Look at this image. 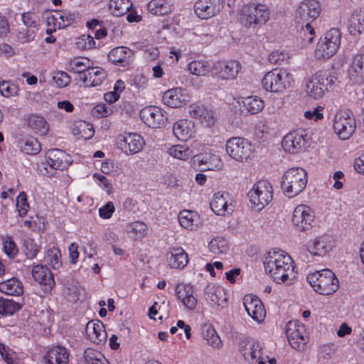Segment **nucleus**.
I'll return each instance as SVG.
<instances>
[{
  "label": "nucleus",
  "mask_w": 364,
  "mask_h": 364,
  "mask_svg": "<svg viewBox=\"0 0 364 364\" xmlns=\"http://www.w3.org/2000/svg\"><path fill=\"white\" fill-rule=\"evenodd\" d=\"M264 270L277 284L291 282L295 278L292 258L284 251H269L263 262Z\"/></svg>",
  "instance_id": "obj_1"
},
{
  "label": "nucleus",
  "mask_w": 364,
  "mask_h": 364,
  "mask_svg": "<svg viewBox=\"0 0 364 364\" xmlns=\"http://www.w3.org/2000/svg\"><path fill=\"white\" fill-rule=\"evenodd\" d=\"M321 13L320 3L316 0H305L300 3L295 12V21L298 23H305L303 29L309 36L304 39L307 43H311L315 36V31L311 26V22L315 21Z\"/></svg>",
  "instance_id": "obj_2"
},
{
  "label": "nucleus",
  "mask_w": 364,
  "mask_h": 364,
  "mask_svg": "<svg viewBox=\"0 0 364 364\" xmlns=\"http://www.w3.org/2000/svg\"><path fill=\"white\" fill-rule=\"evenodd\" d=\"M307 183V173L301 168H291L285 171L281 181V188L288 197L300 193Z\"/></svg>",
  "instance_id": "obj_3"
},
{
  "label": "nucleus",
  "mask_w": 364,
  "mask_h": 364,
  "mask_svg": "<svg viewBox=\"0 0 364 364\" xmlns=\"http://www.w3.org/2000/svg\"><path fill=\"white\" fill-rule=\"evenodd\" d=\"M306 279L315 291L322 295L332 294L339 287V282L335 274L327 269L309 274Z\"/></svg>",
  "instance_id": "obj_4"
},
{
  "label": "nucleus",
  "mask_w": 364,
  "mask_h": 364,
  "mask_svg": "<svg viewBox=\"0 0 364 364\" xmlns=\"http://www.w3.org/2000/svg\"><path fill=\"white\" fill-rule=\"evenodd\" d=\"M291 77V74L286 70L274 68L264 75L262 85L266 91L282 92L289 87Z\"/></svg>",
  "instance_id": "obj_5"
},
{
  "label": "nucleus",
  "mask_w": 364,
  "mask_h": 364,
  "mask_svg": "<svg viewBox=\"0 0 364 364\" xmlns=\"http://www.w3.org/2000/svg\"><path fill=\"white\" fill-rule=\"evenodd\" d=\"M335 80L334 76L331 75L326 71H318L306 82V92L314 99L322 97L325 92L332 88Z\"/></svg>",
  "instance_id": "obj_6"
},
{
  "label": "nucleus",
  "mask_w": 364,
  "mask_h": 364,
  "mask_svg": "<svg viewBox=\"0 0 364 364\" xmlns=\"http://www.w3.org/2000/svg\"><path fill=\"white\" fill-rule=\"evenodd\" d=\"M341 41V33L337 28L328 31L317 43L315 56L318 59H328L337 51Z\"/></svg>",
  "instance_id": "obj_7"
},
{
  "label": "nucleus",
  "mask_w": 364,
  "mask_h": 364,
  "mask_svg": "<svg viewBox=\"0 0 364 364\" xmlns=\"http://www.w3.org/2000/svg\"><path fill=\"white\" fill-rule=\"evenodd\" d=\"M272 200V187L265 180L257 181L252 187V209L262 210Z\"/></svg>",
  "instance_id": "obj_8"
},
{
  "label": "nucleus",
  "mask_w": 364,
  "mask_h": 364,
  "mask_svg": "<svg viewBox=\"0 0 364 364\" xmlns=\"http://www.w3.org/2000/svg\"><path fill=\"white\" fill-rule=\"evenodd\" d=\"M78 14L68 10L54 11L50 13L46 18L48 26L47 33L55 31L57 28H64L76 22Z\"/></svg>",
  "instance_id": "obj_9"
},
{
  "label": "nucleus",
  "mask_w": 364,
  "mask_h": 364,
  "mask_svg": "<svg viewBox=\"0 0 364 364\" xmlns=\"http://www.w3.org/2000/svg\"><path fill=\"white\" fill-rule=\"evenodd\" d=\"M241 69L242 65L239 61L228 60L215 62L211 71L218 80H232L237 78Z\"/></svg>",
  "instance_id": "obj_10"
},
{
  "label": "nucleus",
  "mask_w": 364,
  "mask_h": 364,
  "mask_svg": "<svg viewBox=\"0 0 364 364\" xmlns=\"http://www.w3.org/2000/svg\"><path fill=\"white\" fill-rule=\"evenodd\" d=\"M227 154L236 161H247L250 156V144L247 139L241 137H232L225 144Z\"/></svg>",
  "instance_id": "obj_11"
},
{
  "label": "nucleus",
  "mask_w": 364,
  "mask_h": 364,
  "mask_svg": "<svg viewBox=\"0 0 364 364\" xmlns=\"http://www.w3.org/2000/svg\"><path fill=\"white\" fill-rule=\"evenodd\" d=\"M145 144L142 136L136 133H124L117 138V145L126 154L141 151Z\"/></svg>",
  "instance_id": "obj_12"
},
{
  "label": "nucleus",
  "mask_w": 364,
  "mask_h": 364,
  "mask_svg": "<svg viewBox=\"0 0 364 364\" xmlns=\"http://www.w3.org/2000/svg\"><path fill=\"white\" fill-rule=\"evenodd\" d=\"M333 129L341 139H348L355 132V120L346 112L337 113L334 118Z\"/></svg>",
  "instance_id": "obj_13"
},
{
  "label": "nucleus",
  "mask_w": 364,
  "mask_h": 364,
  "mask_svg": "<svg viewBox=\"0 0 364 364\" xmlns=\"http://www.w3.org/2000/svg\"><path fill=\"white\" fill-rule=\"evenodd\" d=\"M233 199L230 194L225 191L215 193L210 203L211 210L218 215L225 216L234 210Z\"/></svg>",
  "instance_id": "obj_14"
},
{
  "label": "nucleus",
  "mask_w": 364,
  "mask_h": 364,
  "mask_svg": "<svg viewBox=\"0 0 364 364\" xmlns=\"http://www.w3.org/2000/svg\"><path fill=\"white\" fill-rule=\"evenodd\" d=\"M314 218V211L309 206L299 205L293 211L291 222L298 231H305L312 227Z\"/></svg>",
  "instance_id": "obj_15"
},
{
  "label": "nucleus",
  "mask_w": 364,
  "mask_h": 364,
  "mask_svg": "<svg viewBox=\"0 0 364 364\" xmlns=\"http://www.w3.org/2000/svg\"><path fill=\"white\" fill-rule=\"evenodd\" d=\"M286 333L291 346L298 350L304 349L308 338L305 336L304 326L297 321H289L286 326Z\"/></svg>",
  "instance_id": "obj_16"
},
{
  "label": "nucleus",
  "mask_w": 364,
  "mask_h": 364,
  "mask_svg": "<svg viewBox=\"0 0 364 364\" xmlns=\"http://www.w3.org/2000/svg\"><path fill=\"white\" fill-rule=\"evenodd\" d=\"M140 117L148 127L154 129L164 126L167 121L166 113L156 106L143 108L140 112Z\"/></svg>",
  "instance_id": "obj_17"
},
{
  "label": "nucleus",
  "mask_w": 364,
  "mask_h": 364,
  "mask_svg": "<svg viewBox=\"0 0 364 364\" xmlns=\"http://www.w3.org/2000/svg\"><path fill=\"white\" fill-rule=\"evenodd\" d=\"M306 135L302 132L294 131L287 134L282 141V145L286 152L298 154L305 149Z\"/></svg>",
  "instance_id": "obj_18"
},
{
  "label": "nucleus",
  "mask_w": 364,
  "mask_h": 364,
  "mask_svg": "<svg viewBox=\"0 0 364 364\" xmlns=\"http://www.w3.org/2000/svg\"><path fill=\"white\" fill-rule=\"evenodd\" d=\"M31 274L33 279L41 286L44 292H50L55 286V280L50 269L43 264H36L32 267Z\"/></svg>",
  "instance_id": "obj_19"
},
{
  "label": "nucleus",
  "mask_w": 364,
  "mask_h": 364,
  "mask_svg": "<svg viewBox=\"0 0 364 364\" xmlns=\"http://www.w3.org/2000/svg\"><path fill=\"white\" fill-rule=\"evenodd\" d=\"M188 113L191 117L199 120L201 124L206 127H211L216 122L215 112L200 103H194L190 105Z\"/></svg>",
  "instance_id": "obj_20"
},
{
  "label": "nucleus",
  "mask_w": 364,
  "mask_h": 364,
  "mask_svg": "<svg viewBox=\"0 0 364 364\" xmlns=\"http://www.w3.org/2000/svg\"><path fill=\"white\" fill-rule=\"evenodd\" d=\"M107 58L112 64L124 68L132 64L134 53L127 46H117L109 51Z\"/></svg>",
  "instance_id": "obj_21"
},
{
  "label": "nucleus",
  "mask_w": 364,
  "mask_h": 364,
  "mask_svg": "<svg viewBox=\"0 0 364 364\" xmlns=\"http://www.w3.org/2000/svg\"><path fill=\"white\" fill-rule=\"evenodd\" d=\"M220 9V0H198L194 4V12L201 19L214 16Z\"/></svg>",
  "instance_id": "obj_22"
},
{
  "label": "nucleus",
  "mask_w": 364,
  "mask_h": 364,
  "mask_svg": "<svg viewBox=\"0 0 364 364\" xmlns=\"http://www.w3.org/2000/svg\"><path fill=\"white\" fill-rule=\"evenodd\" d=\"M205 298L208 301L225 308L228 306V296L225 289L216 284H209L204 291Z\"/></svg>",
  "instance_id": "obj_23"
},
{
  "label": "nucleus",
  "mask_w": 364,
  "mask_h": 364,
  "mask_svg": "<svg viewBox=\"0 0 364 364\" xmlns=\"http://www.w3.org/2000/svg\"><path fill=\"white\" fill-rule=\"evenodd\" d=\"M46 160L51 168L62 170L70 165L71 157L64 151L55 149H50L46 153Z\"/></svg>",
  "instance_id": "obj_24"
},
{
  "label": "nucleus",
  "mask_w": 364,
  "mask_h": 364,
  "mask_svg": "<svg viewBox=\"0 0 364 364\" xmlns=\"http://www.w3.org/2000/svg\"><path fill=\"white\" fill-rule=\"evenodd\" d=\"M176 296L178 300L188 309L193 310L197 304L194 296V289L191 284H178L175 289Z\"/></svg>",
  "instance_id": "obj_25"
},
{
  "label": "nucleus",
  "mask_w": 364,
  "mask_h": 364,
  "mask_svg": "<svg viewBox=\"0 0 364 364\" xmlns=\"http://www.w3.org/2000/svg\"><path fill=\"white\" fill-rule=\"evenodd\" d=\"M88 338L97 345L104 343L107 339V333L103 323L99 320L89 321L85 328Z\"/></svg>",
  "instance_id": "obj_26"
},
{
  "label": "nucleus",
  "mask_w": 364,
  "mask_h": 364,
  "mask_svg": "<svg viewBox=\"0 0 364 364\" xmlns=\"http://www.w3.org/2000/svg\"><path fill=\"white\" fill-rule=\"evenodd\" d=\"M106 78V73L101 68L90 67L82 75L79 76L85 87H96L100 85Z\"/></svg>",
  "instance_id": "obj_27"
},
{
  "label": "nucleus",
  "mask_w": 364,
  "mask_h": 364,
  "mask_svg": "<svg viewBox=\"0 0 364 364\" xmlns=\"http://www.w3.org/2000/svg\"><path fill=\"white\" fill-rule=\"evenodd\" d=\"M187 101L188 97L185 90L178 87L168 90L163 95L164 104L173 108L181 107Z\"/></svg>",
  "instance_id": "obj_28"
},
{
  "label": "nucleus",
  "mask_w": 364,
  "mask_h": 364,
  "mask_svg": "<svg viewBox=\"0 0 364 364\" xmlns=\"http://www.w3.org/2000/svg\"><path fill=\"white\" fill-rule=\"evenodd\" d=\"M178 222L182 228L191 231L198 230L203 224L200 215L189 210H183L179 213Z\"/></svg>",
  "instance_id": "obj_29"
},
{
  "label": "nucleus",
  "mask_w": 364,
  "mask_h": 364,
  "mask_svg": "<svg viewBox=\"0 0 364 364\" xmlns=\"http://www.w3.org/2000/svg\"><path fill=\"white\" fill-rule=\"evenodd\" d=\"M69 353L67 349L61 346H55L50 348L43 356V364H68Z\"/></svg>",
  "instance_id": "obj_30"
},
{
  "label": "nucleus",
  "mask_w": 364,
  "mask_h": 364,
  "mask_svg": "<svg viewBox=\"0 0 364 364\" xmlns=\"http://www.w3.org/2000/svg\"><path fill=\"white\" fill-rule=\"evenodd\" d=\"M195 124L188 119H181L173 125V133L175 136L181 141H187L195 134Z\"/></svg>",
  "instance_id": "obj_31"
},
{
  "label": "nucleus",
  "mask_w": 364,
  "mask_h": 364,
  "mask_svg": "<svg viewBox=\"0 0 364 364\" xmlns=\"http://www.w3.org/2000/svg\"><path fill=\"white\" fill-rule=\"evenodd\" d=\"M196 161L202 170H219L223 166L220 157L217 155L205 153L196 155Z\"/></svg>",
  "instance_id": "obj_32"
},
{
  "label": "nucleus",
  "mask_w": 364,
  "mask_h": 364,
  "mask_svg": "<svg viewBox=\"0 0 364 364\" xmlns=\"http://www.w3.org/2000/svg\"><path fill=\"white\" fill-rule=\"evenodd\" d=\"M348 75L355 83H362L364 81V54H358L353 57Z\"/></svg>",
  "instance_id": "obj_33"
},
{
  "label": "nucleus",
  "mask_w": 364,
  "mask_h": 364,
  "mask_svg": "<svg viewBox=\"0 0 364 364\" xmlns=\"http://www.w3.org/2000/svg\"><path fill=\"white\" fill-rule=\"evenodd\" d=\"M188 261V255L182 247L171 248L167 255L168 265L173 269H183Z\"/></svg>",
  "instance_id": "obj_34"
},
{
  "label": "nucleus",
  "mask_w": 364,
  "mask_h": 364,
  "mask_svg": "<svg viewBox=\"0 0 364 364\" xmlns=\"http://www.w3.org/2000/svg\"><path fill=\"white\" fill-rule=\"evenodd\" d=\"M348 30L351 35L357 36L364 33V10L355 9L350 15Z\"/></svg>",
  "instance_id": "obj_35"
},
{
  "label": "nucleus",
  "mask_w": 364,
  "mask_h": 364,
  "mask_svg": "<svg viewBox=\"0 0 364 364\" xmlns=\"http://www.w3.org/2000/svg\"><path fill=\"white\" fill-rule=\"evenodd\" d=\"M200 331L203 339L208 346L215 349L222 347V341L212 324L204 323L201 326Z\"/></svg>",
  "instance_id": "obj_36"
},
{
  "label": "nucleus",
  "mask_w": 364,
  "mask_h": 364,
  "mask_svg": "<svg viewBox=\"0 0 364 364\" xmlns=\"http://www.w3.org/2000/svg\"><path fill=\"white\" fill-rule=\"evenodd\" d=\"M0 291L8 295L21 296L23 293V286L18 279L13 277L0 282Z\"/></svg>",
  "instance_id": "obj_37"
},
{
  "label": "nucleus",
  "mask_w": 364,
  "mask_h": 364,
  "mask_svg": "<svg viewBox=\"0 0 364 364\" xmlns=\"http://www.w3.org/2000/svg\"><path fill=\"white\" fill-rule=\"evenodd\" d=\"M129 237L133 240H141L148 235L147 225L140 221H135L129 223L126 228Z\"/></svg>",
  "instance_id": "obj_38"
},
{
  "label": "nucleus",
  "mask_w": 364,
  "mask_h": 364,
  "mask_svg": "<svg viewBox=\"0 0 364 364\" xmlns=\"http://www.w3.org/2000/svg\"><path fill=\"white\" fill-rule=\"evenodd\" d=\"M147 9L155 16H165L171 13L172 5L166 0H152L147 4Z\"/></svg>",
  "instance_id": "obj_39"
},
{
  "label": "nucleus",
  "mask_w": 364,
  "mask_h": 364,
  "mask_svg": "<svg viewBox=\"0 0 364 364\" xmlns=\"http://www.w3.org/2000/svg\"><path fill=\"white\" fill-rule=\"evenodd\" d=\"M90 67V60L83 57L73 58L68 63V70L73 73H79L80 75H82Z\"/></svg>",
  "instance_id": "obj_40"
},
{
  "label": "nucleus",
  "mask_w": 364,
  "mask_h": 364,
  "mask_svg": "<svg viewBox=\"0 0 364 364\" xmlns=\"http://www.w3.org/2000/svg\"><path fill=\"white\" fill-rule=\"evenodd\" d=\"M28 126L40 135H46L49 130V125L45 119L37 114H31L28 119Z\"/></svg>",
  "instance_id": "obj_41"
},
{
  "label": "nucleus",
  "mask_w": 364,
  "mask_h": 364,
  "mask_svg": "<svg viewBox=\"0 0 364 364\" xmlns=\"http://www.w3.org/2000/svg\"><path fill=\"white\" fill-rule=\"evenodd\" d=\"M45 262L53 269H58L62 266L60 250L54 246L48 248L45 253Z\"/></svg>",
  "instance_id": "obj_42"
},
{
  "label": "nucleus",
  "mask_w": 364,
  "mask_h": 364,
  "mask_svg": "<svg viewBox=\"0 0 364 364\" xmlns=\"http://www.w3.org/2000/svg\"><path fill=\"white\" fill-rule=\"evenodd\" d=\"M252 305L254 306L252 318L258 323H262L266 317V311L263 303L257 296L252 295Z\"/></svg>",
  "instance_id": "obj_43"
},
{
  "label": "nucleus",
  "mask_w": 364,
  "mask_h": 364,
  "mask_svg": "<svg viewBox=\"0 0 364 364\" xmlns=\"http://www.w3.org/2000/svg\"><path fill=\"white\" fill-rule=\"evenodd\" d=\"M21 150L26 154L34 155L41 151V144L36 139H21L18 142Z\"/></svg>",
  "instance_id": "obj_44"
},
{
  "label": "nucleus",
  "mask_w": 364,
  "mask_h": 364,
  "mask_svg": "<svg viewBox=\"0 0 364 364\" xmlns=\"http://www.w3.org/2000/svg\"><path fill=\"white\" fill-rule=\"evenodd\" d=\"M73 133L77 136L79 139H90L94 135L95 131L91 124L85 122H79L76 127L73 128Z\"/></svg>",
  "instance_id": "obj_45"
},
{
  "label": "nucleus",
  "mask_w": 364,
  "mask_h": 364,
  "mask_svg": "<svg viewBox=\"0 0 364 364\" xmlns=\"http://www.w3.org/2000/svg\"><path fill=\"white\" fill-rule=\"evenodd\" d=\"M188 70L189 72L197 76H205L210 70L209 64L203 60H193L188 65Z\"/></svg>",
  "instance_id": "obj_46"
},
{
  "label": "nucleus",
  "mask_w": 364,
  "mask_h": 364,
  "mask_svg": "<svg viewBox=\"0 0 364 364\" xmlns=\"http://www.w3.org/2000/svg\"><path fill=\"white\" fill-rule=\"evenodd\" d=\"M269 10L264 4H257L255 7L254 21L255 24L264 25L269 18Z\"/></svg>",
  "instance_id": "obj_47"
},
{
  "label": "nucleus",
  "mask_w": 364,
  "mask_h": 364,
  "mask_svg": "<svg viewBox=\"0 0 364 364\" xmlns=\"http://www.w3.org/2000/svg\"><path fill=\"white\" fill-rule=\"evenodd\" d=\"M132 4L129 0H111L109 8L114 15L120 16L125 14L130 9Z\"/></svg>",
  "instance_id": "obj_48"
},
{
  "label": "nucleus",
  "mask_w": 364,
  "mask_h": 364,
  "mask_svg": "<svg viewBox=\"0 0 364 364\" xmlns=\"http://www.w3.org/2000/svg\"><path fill=\"white\" fill-rule=\"evenodd\" d=\"M20 309L21 305L11 299L3 298L0 299V314L1 315H13Z\"/></svg>",
  "instance_id": "obj_49"
},
{
  "label": "nucleus",
  "mask_w": 364,
  "mask_h": 364,
  "mask_svg": "<svg viewBox=\"0 0 364 364\" xmlns=\"http://www.w3.org/2000/svg\"><path fill=\"white\" fill-rule=\"evenodd\" d=\"M208 248L214 254H222L228 250V243L223 237H216L210 240Z\"/></svg>",
  "instance_id": "obj_50"
},
{
  "label": "nucleus",
  "mask_w": 364,
  "mask_h": 364,
  "mask_svg": "<svg viewBox=\"0 0 364 364\" xmlns=\"http://www.w3.org/2000/svg\"><path fill=\"white\" fill-rule=\"evenodd\" d=\"M168 154L176 159L186 160L192 155V151L184 145L177 144L168 149Z\"/></svg>",
  "instance_id": "obj_51"
},
{
  "label": "nucleus",
  "mask_w": 364,
  "mask_h": 364,
  "mask_svg": "<svg viewBox=\"0 0 364 364\" xmlns=\"http://www.w3.org/2000/svg\"><path fill=\"white\" fill-rule=\"evenodd\" d=\"M38 28H21L17 33L18 41L21 43H28L34 41Z\"/></svg>",
  "instance_id": "obj_52"
},
{
  "label": "nucleus",
  "mask_w": 364,
  "mask_h": 364,
  "mask_svg": "<svg viewBox=\"0 0 364 364\" xmlns=\"http://www.w3.org/2000/svg\"><path fill=\"white\" fill-rule=\"evenodd\" d=\"M19 92L18 86L11 81H3L0 82V93L5 97L18 96Z\"/></svg>",
  "instance_id": "obj_53"
},
{
  "label": "nucleus",
  "mask_w": 364,
  "mask_h": 364,
  "mask_svg": "<svg viewBox=\"0 0 364 364\" xmlns=\"http://www.w3.org/2000/svg\"><path fill=\"white\" fill-rule=\"evenodd\" d=\"M0 355L6 364H18L16 353L9 346L0 343Z\"/></svg>",
  "instance_id": "obj_54"
},
{
  "label": "nucleus",
  "mask_w": 364,
  "mask_h": 364,
  "mask_svg": "<svg viewBox=\"0 0 364 364\" xmlns=\"http://www.w3.org/2000/svg\"><path fill=\"white\" fill-rule=\"evenodd\" d=\"M329 250V245H327L321 237L315 239L313 247L309 250V252L315 256H323Z\"/></svg>",
  "instance_id": "obj_55"
},
{
  "label": "nucleus",
  "mask_w": 364,
  "mask_h": 364,
  "mask_svg": "<svg viewBox=\"0 0 364 364\" xmlns=\"http://www.w3.org/2000/svg\"><path fill=\"white\" fill-rule=\"evenodd\" d=\"M4 250L10 259H14L18 253L17 247L11 237H6L3 242Z\"/></svg>",
  "instance_id": "obj_56"
},
{
  "label": "nucleus",
  "mask_w": 364,
  "mask_h": 364,
  "mask_svg": "<svg viewBox=\"0 0 364 364\" xmlns=\"http://www.w3.org/2000/svg\"><path fill=\"white\" fill-rule=\"evenodd\" d=\"M16 206L20 216L22 217L27 214L29 205L27 202L26 195L24 192H21L18 195L16 198Z\"/></svg>",
  "instance_id": "obj_57"
},
{
  "label": "nucleus",
  "mask_w": 364,
  "mask_h": 364,
  "mask_svg": "<svg viewBox=\"0 0 364 364\" xmlns=\"http://www.w3.org/2000/svg\"><path fill=\"white\" fill-rule=\"evenodd\" d=\"M53 80L59 87H65L70 82V77L63 71H57L53 73Z\"/></svg>",
  "instance_id": "obj_58"
},
{
  "label": "nucleus",
  "mask_w": 364,
  "mask_h": 364,
  "mask_svg": "<svg viewBox=\"0 0 364 364\" xmlns=\"http://www.w3.org/2000/svg\"><path fill=\"white\" fill-rule=\"evenodd\" d=\"M39 250V246L34 240H26L24 242V253L28 259L34 258Z\"/></svg>",
  "instance_id": "obj_59"
},
{
  "label": "nucleus",
  "mask_w": 364,
  "mask_h": 364,
  "mask_svg": "<svg viewBox=\"0 0 364 364\" xmlns=\"http://www.w3.org/2000/svg\"><path fill=\"white\" fill-rule=\"evenodd\" d=\"M289 57L287 53L274 51L269 55V61L272 64L282 65L288 62Z\"/></svg>",
  "instance_id": "obj_60"
},
{
  "label": "nucleus",
  "mask_w": 364,
  "mask_h": 364,
  "mask_svg": "<svg viewBox=\"0 0 364 364\" xmlns=\"http://www.w3.org/2000/svg\"><path fill=\"white\" fill-rule=\"evenodd\" d=\"M115 210L114 205L112 202L109 201L105 205L100 208L99 215L102 219H109Z\"/></svg>",
  "instance_id": "obj_61"
},
{
  "label": "nucleus",
  "mask_w": 364,
  "mask_h": 364,
  "mask_svg": "<svg viewBox=\"0 0 364 364\" xmlns=\"http://www.w3.org/2000/svg\"><path fill=\"white\" fill-rule=\"evenodd\" d=\"M77 44L84 49H90L95 45L93 37L90 35H82L78 38Z\"/></svg>",
  "instance_id": "obj_62"
},
{
  "label": "nucleus",
  "mask_w": 364,
  "mask_h": 364,
  "mask_svg": "<svg viewBox=\"0 0 364 364\" xmlns=\"http://www.w3.org/2000/svg\"><path fill=\"white\" fill-rule=\"evenodd\" d=\"M102 355L100 352L93 348H87L85 350L84 358L87 363L91 364L97 360L99 358H101Z\"/></svg>",
  "instance_id": "obj_63"
},
{
  "label": "nucleus",
  "mask_w": 364,
  "mask_h": 364,
  "mask_svg": "<svg viewBox=\"0 0 364 364\" xmlns=\"http://www.w3.org/2000/svg\"><path fill=\"white\" fill-rule=\"evenodd\" d=\"M250 6L249 5L244 6L240 12L239 20L242 24L247 28L250 26Z\"/></svg>",
  "instance_id": "obj_64"
}]
</instances>
